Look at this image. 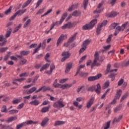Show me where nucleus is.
Listing matches in <instances>:
<instances>
[{
    "label": "nucleus",
    "mask_w": 129,
    "mask_h": 129,
    "mask_svg": "<svg viewBox=\"0 0 129 129\" xmlns=\"http://www.w3.org/2000/svg\"><path fill=\"white\" fill-rule=\"evenodd\" d=\"M111 64L108 63L107 66L106 70L105 71V74L106 75L108 73H110L108 76V78L111 80V81H113L115 80V76L117 75V74L113 73V72H117V69L111 70Z\"/></svg>",
    "instance_id": "1"
},
{
    "label": "nucleus",
    "mask_w": 129,
    "mask_h": 129,
    "mask_svg": "<svg viewBox=\"0 0 129 129\" xmlns=\"http://www.w3.org/2000/svg\"><path fill=\"white\" fill-rule=\"evenodd\" d=\"M105 49H102L98 51H95L94 54V59L93 63L91 64V68L92 69L93 67H95L96 66L97 67H99L101 64L100 62H97V61L99 60V53H104L105 52Z\"/></svg>",
    "instance_id": "2"
},
{
    "label": "nucleus",
    "mask_w": 129,
    "mask_h": 129,
    "mask_svg": "<svg viewBox=\"0 0 129 129\" xmlns=\"http://www.w3.org/2000/svg\"><path fill=\"white\" fill-rule=\"evenodd\" d=\"M98 17H99V15L95 16V19L92 20L89 24H86L82 27L83 30H91L97 24V19L96 18H98Z\"/></svg>",
    "instance_id": "3"
},
{
    "label": "nucleus",
    "mask_w": 129,
    "mask_h": 129,
    "mask_svg": "<svg viewBox=\"0 0 129 129\" xmlns=\"http://www.w3.org/2000/svg\"><path fill=\"white\" fill-rule=\"evenodd\" d=\"M95 85L92 86L91 87H88L87 89V91L91 92H93L95 91L96 93L99 95L100 94L101 90V87H100V84H97V88L95 89Z\"/></svg>",
    "instance_id": "4"
},
{
    "label": "nucleus",
    "mask_w": 129,
    "mask_h": 129,
    "mask_svg": "<svg viewBox=\"0 0 129 129\" xmlns=\"http://www.w3.org/2000/svg\"><path fill=\"white\" fill-rule=\"evenodd\" d=\"M128 23V22H126L122 24L121 26H117L115 30L114 36H117V34H118L120 31L123 32L124 31V29H125V27H126V25H127Z\"/></svg>",
    "instance_id": "5"
},
{
    "label": "nucleus",
    "mask_w": 129,
    "mask_h": 129,
    "mask_svg": "<svg viewBox=\"0 0 129 129\" xmlns=\"http://www.w3.org/2000/svg\"><path fill=\"white\" fill-rule=\"evenodd\" d=\"M53 107L54 108H62L65 106V105L63 104V99L60 98L59 100H58L57 101L53 103Z\"/></svg>",
    "instance_id": "6"
},
{
    "label": "nucleus",
    "mask_w": 129,
    "mask_h": 129,
    "mask_svg": "<svg viewBox=\"0 0 129 129\" xmlns=\"http://www.w3.org/2000/svg\"><path fill=\"white\" fill-rule=\"evenodd\" d=\"M77 24L76 23H71L70 22H68L67 24H64L63 26H61L62 30H66V29H72L76 26Z\"/></svg>",
    "instance_id": "7"
},
{
    "label": "nucleus",
    "mask_w": 129,
    "mask_h": 129,
    "mask_svg": "<svg viewBox=\"0 0 129 129\" xmlns=\"http://www.w3.org/2000/svg\"><path fill=\"white\" fill-rule=\"evenodd\" d=\"M122 93V91L121 89L118 90L116 92L115 96H114L113 100L110 103V104H115V103H116V99H119V98L121 96Z\"/></svg>",
    "instance_id": "8"
},
{
    "label": "nucleus",
    "mask_w": 129,
    "mask_h": 129,
    "mask_svg": "<svg viewBox=\"0 0 129 129\" xmlns=\"http://www.w3.org/2000/svg\"><path fill=\"white\" fill-rule=\"evenodd\" d=\"M61 56L62 57L61 59V62H64L65 60H67L71 56V53H69V51H63L61 53Z\"/></svg>",
    "instance_id": "9"
},
{
    "label": "nucleus",
    "mask_w": 129,
    "mask_h": 129,
    "mask_svg": "<svg viewBox=\"0 0 129 129\" xmlns=\"http://www.w3.org/2000/svg\"><path fill=\"white\" fill-rule=\"evenodd\" d=\"M103 4H104V1H101V3H100L98 4V6H97V9H96V10H95L93 12L94 14H100V13H101V12H102L104 10L103 8H101L100 9V8H101V7H102V5H103Z\"/></svg>",
    "instance_id": "10"
},
{
    "label": "nucleus",
    "mask_w": 129,
    "mask_h": 129,
    "mask_svg": "<svg viewBox=\"0 0 129 129\" xmlns=\"http://www.w3.org/2000/svg\"><path fill=\"white\" fill-rule=\"evenodd\" d=\"M77 101H74L73 104L74 106H76V107H78L79 109H81L82 108V105H78V102H80V101H82V98L81 97H78L76 98Z\"/></svg>",
    "instance_id": "11"
},
{
    "label": "nucleus",
    "mask_w": 129,
    "mask_h": 129,
    "mask_svg": "<svg viewBox=\"0 0 129 129\" xmlns=\"http://www.w3.org/2000/svg\"><path fill=\"white\" fill-rule=\"evenodd\" d=\"M102 77L101 74H98L96 76H91L88 78V81H94V80H98L101 77Z\"/></svg>",
    "instance_id": "12"
},
{
    "label": "nucleus",
    "mask_w": 129,
    "mask_h": 129,
    "mask_svg": "<svg viewBox=\"0 0 129 129\" xmlns=\"http://www.w3.org/2000/svg\"><path fill=\"white\" fill-rule=\"evenodd\" d=\"M76 83V82H73L72 83L70 84H62L61 86V89H68L70 88V87H72V86H73L74 84H75Z\"/></svg>",
    "instance_id": "13"
},
{
    "label": "nucleus",
    "mask_w": 129,
    "mask_h": 129,
    "mask_svg": "<svg viewBox=\"0 0 129 129\" xmlns=\"http://www.w3.org/2000/svg\"><path fill=\"white\" fill-rule=\"evenodd\" d=\"M39 121H34L32 120H29L27 121L24 122L23 123L24 124L25 126H27V125H29V124H36L38 123Z\"/></svg>",
    "instance_id": "14"
},
{
    "label": "nucleus",
    "mask_w": 129,
    "mask_h": 129,
    "mask_svg": "<svg viewBox=\"0 0 129 129\" xmlns=\"http://www.w3.org/2000/svg\"><path fill=\"white\" fill-rule=\"evenodd\" d=\"M17 119H18L17 116H11V117L8 118V119H7L6 120V121L8 123H10V122H12V121L17 120Z\"/></svg>",
    "instance_id": "15"
},
{
    "label": "nucleus",
    "mask_w": 129,
    "mask_h": 129,
    "mask_svg": "<svg viewBox=\"0 0 129 129\" xmlns=\"http://www.w3.org/2000/svg\"><path fill=\"white\" fill-rule=\"evenodd\" d=\"M72 62H69L68 63L66 66L65 73H68L70 70H71V69L72 68Z\"/></svg>",
    "instance_id": "16"
},
{
    "label": "nucleus",
    "mask_w": 129,
    "mask_h": 129,
    "mask_svg": "<svg viewBox=\"0 0 129 129\" xmlns=\"http://www.w3.org/2000/svg\"><path fill=\"white\" fill-rule=\"evenodd\" d=\"M93 101H94V98H91L87 103L86 106L87 108L91 107V105L93 104Z\"/></svg>",
    "instance_id": "17"
},
{
    "label": "nucleus",
    "mask_w": 129,
    "mask_h": 129,
    "mask_svg": "<svg viewBox=\"0 0 129 129\" xmlns=\"http://www.w3.org/2000/svg\"><path fill=\"white\" fill-rule=\"evenodd\" d=\"M118 25H119V23H112L109 27V31H111V30H114V29H115V28H116V26H118Z\"/></svg>",
    "instance_id": "18"
},
{
    "label": "nucleus",
    "mask_w": 129,
    "mask_h": 129,
    "mask_svg": "<svg viewBox=\"0 0 129 129\" xmlns=\"http://www.w3.org/2000/svg\"><path fill=\"white\" fill-rule=\"evenodd\" d=\"M78 32H76L72 37H71L68 40L69 43H72L76 39V36H77Z\"/></svg>",
    "instance_id": "19"
},
{
    "label": "nucleus",
    "mask_w": 129,
    "mask_h": 129,
    "mask_svg": "<svg viewBox=\"0 0 129 129\" xmlns=\"http://www.w3.org/2000/svg\"><path fill=\"white\" fill-rule=\"evenodd\" d=\"M63 124H65V121L57 120L55 121L54 124V126H58V125H63Z\"/></svg>",
    "instance_id": "20"
},
{
    "label": "nucleus",
    "mask_w": 129,
    "mask_h": 129,
    "mask_svg": "<svg viewBox=\"0 0 129 129\" xmlns=\"http://www.w3.org/2000/svg\"><path fill=\"white\" fill-rule=\"evenodd\" d=\"M49 121V118L46 117L44 118L41 123V126H43V127H44L45 126V125H46V124H47V123H48V122Z\"/></svg>",
    "instance_id": "21"
},
{
    "label": "nucleus",
    "mask_w": 129,
    "mask_h": 129,
    "mask_svg": "<svg viewBox=\"0 0 129 129\" xmlns=\"http://www.w3.org/2000/svg\"><path fill=\"white\" fill-rule=\"evenodd\" d=\"M64 35L61 34L60 36L59 37V38L57 39V42H56V46L58 47L59 46V44L61 43V42H63V40H64Z\"/></svg>",
    "instance_id": "22"
},
{
    "label": "nucleus",
    "mask_w": 129,
    "mask_h": 129,
    "mask_svg": "<svg viewBox=\"0 0 129 129\" xmlns=\"http://www.w3.org/2000/svg\"><path fill=\"white\" fill-rule=\"evenodd\" d=\"M91 42V40L86 39L83 42L82 46H83V47H87L88 45H89Z\"/></svg>",
    "instance_id": "23"
},
{
    "label": "nucleus",
    "mask_w": 129,
    "mask_h": 129,
    "mask_svg": "<svg viewBox=\"0 0 129 129\" xmlns=\"http://www.w3.org/2000/svg\"><path fill=\"white\" fill-rule=\"evenodd\" d=\"M50 107H51V106L50 105H49L47 107H44L42 108L41 110V112H42V113H45V112H48V111H49V109H50Z\"/></svg>",
    "instance_id": "24"
},
{
    "label": "nucleus",
    "mask_w": 129,
    "mask_h": 129,
    "mask_svg": "<svg viewBox=\"0 0 129 129\" xmlns=\"http://www.w3.org/2000/svg\"><path fill=\"white\" fill-rule=\"evenodd\" d=\"M42 90L43 92L47 91V90H49L51 92H54V90L53 89H51L49 87H45L43 86L41 87Z\"/></svg>",
    "instance_id": "25"
},
{
    "label": "nucleus",
    "mask_w": 129,
    "mask_h": 129,
    "mask_svg": "<svg viewBox=\"0 0 129 129\" xmlns=\"http://www.w3.org/2000/svg\"><path fill=\"white\" fill-rule=\"evenodd\" d=\"M80 15H81V12L80 11L76 10L73 12L72 16H73L74 17H79Z\"/></svg>",
    "instance_id": "26"
},
{
    "label": "nucleus",
    "mask_w": 129,
    "mask_h": 129,
    "mask_svg": "<svg viewBox=\"0 0 129 129\" xmlns=\"http://www.w3.org/2000/svg\"><path fill=\"white\" fill-rule=\"evenodd\" d=\"M29 104L31 105H34L35 106H37L40 104V102H39L37 100H35L34 101H32L29 103Z\"/></svg>",
    "instance_id": "27"
},
{
    "label": "nucleus",
    "mask_w": 129,
    "mask_h": 129,
    "mask_svg": "<svg viewBox=\"0 0 129 129\" xmlns=\"http://www.w3.org/2000/svg\"><path fill=\"white\" fill-rule=\"evenodd\" d=\"M67 15H68L67 13H65L62 15V16H61V18L60 19L59 22V25H61V24L63 23V21L65 20V19L66 18V17H67Z\"/></svg>",
    "instance_id": "28"
},
{
    "label": "nucleus",
    "mask_w": 129,
    "mask_h": 129,
    "mask_svg": "<svg viewBox=\"0 0 129 129\" xmlns=\"http://www.w3.org/2000/svg\"><path fill=\"white\" fill-rule=\"evenodd\" d=\"M110 121H111L109 120L103 125V127H104V129L109 128L110 126Z\"/></svg>",
    "instance_id": "29"
},
{
    "label": "nucleus",
    "mask_w": 129,
    "mask_h": 129,
    "mask_svg": "<svg viewBox=\"0 0 129 129\" xmlns=\"http://www.w3.org/2000/svg\"><path fill=\"white\" fill-rule=\"evenodd\" d=\"M79 75L81 77H83L84 78H85V77H87V76H88V73H84V72H80V73H79Z\"/></svg>",
    "instance_id": "30"
},
{
    "label": "nucleus",
    "mask_w": 129,
    "mask_h": 129,
    "mask_svg": "<svg viewBox=\"0 0 129 129\" xmlns=\"http://www.w3.org/2000/svg\"><path fill=\"white\" fill-rule=\"evenodd\" d=\"M121 118H122V115H120L118 118L114 117L113 121V123H114V122H119Z\"/></svg>",
    "instance_id": "31"
},
{
    "label": "nucleus",
    "mask_w": 129,
    "mask_h": 129,
    "mask_svg": "<svg viewBox=\"0 0 129 129\" xmlns=\"http://www.w3.org/2000/svg\"><path fill=\"white\" fill-rule=\"evenodd\" d=\"M41 46H42V43H40L38 45V46L37 47H36L34 49V51H33V52L32 53V55H34V54H36V53H38V51H39L40 50V48H41Z\"/></svg>",
    "instance_id": "32"
},
{
    "label": "nucleus",
    "mask_w": 129,
    "mask_h": 129,
    "mask_svg": "<svg viewBox=\"0 0 129 129\" xmlns=\"http://www.w3.org/2000/svg\"><path fill=\"white\" fill-rule=\"evenodd\" d=\"M102 28L101 25H100L99 24L98 25L97 27L96 28V34L97 36L100 34V32L101 31V28Z\"/></svg>",
    "instance_id": "33"
},
{
    "label": "nucleus",
    "mask_w": 129,
    "mask_h": 129,
    "mask_svg": "<svg viewBox=\"0 0 129 129\" xmlns=\"http://www.w3.org/2000/svg\"><path fill=\"white\" fill-rule=\"evenodd\" d=\"M89 0H84L83 3V7L84 10H86V8H87V6H88V3Z\"/></svg>",
    "instance_id": "34"
},
{
    "label": "nucleus",
    "mask_w": 129,
    "mask_h": 129,
    "mask_svg": "<svg viewBox=\"0 0 129 129\" xmlns=\"http://www.w3.org/2000/svg\"><path fill=\"white\" fill-rule=\"evenodd\" d=\"M31 19H28L25 23L24 24V28H28V27H29V26H30V25L31 24Z\"/></svg>",
    "instance_id": "35"
},
{
    "label": "nucleus",
    "mask_w": 129,
    "mask_h": 129,
    "mask_svg": "<svg viewBox=\"0 0 129 129\" xmlns=\"http://www.w3.org/2000/svg\"><path fill=\"white\" fill-rule=\"evenodd\" d=\"M49 66H50V63H46L45 64L43 65L40 70V72H42V71H43V70L47 69V68H48V67Z\"/></svg>",
    "instance_id": "36"
},
{
    "label": "nucleus",
    "mask_w": 129,
    "mask_h": 129,
    "mask_svg": "<svg viewBox=\"0 0 129 129\" xmlns=\"http://www.w3.org/2000/svg\"><path fill=\"white\" fill-rule=\"evenodd\" d=\"M32 0H27L25 3L23 4L22 6V9H24V8H26V7H28L31 3H32Z\"/></svg>",
    "instance_id": "37"
},
{
    "label": "nucleus",
    "mask_w": 129,
    "mask_h": 129,
    "mask_svg": "<svg viewBox=\"0 0 129 129\" xmlns=\"http://www.w3.org/2000/svg\"><path fill=\"white\" fill-rule=\"evenodd\" d=\"M77 6L75 5H73L72 6H71L69 9H68V12H72V11L75 10V9H76Z\"/></svg>",
    "instance_id": "38"
},
{
    "label": "nucleus",
    "mask_w": 129,
    "mask_h": 129,
    "mask_svg": "<svg viewBox=\"0 0 129 129\" xmlns=\"http://www.w3.org/2000/svg\"><path fill=\"white\" fill-rule=\"evenodd\" d=\"M19 112V110L16 109H13L9 111V113L10 115L12 114H16V113H18Z\"/></svg>",
    "instance_id": "39"
},
{
    "label": "nucleus",
    "mask_w": 129,
    "mask_h": 129,
    "mask_svg": "<svg viewBox=\"0 0 129 129\" xmlns=\"http://www.w3.org/2000/svg\"><path fill=\"white\" fill-rule=\"evenodd\" d=\"M36 90H37V88L36 87H33L30 89L28 92H27V94L33 93V92H34V91H36Z\"/></svg>",
    "instance_id": "40"
},
{
    "label": "nucleus",
    "mask_w": 129,
    "mask_h": 129,
    "mask_svg": "<svg viewBox=\"0 0 129 129\" xmlns=\"http://www.w3.org/2000/svg\"><path fill=\"white\" fill-rule=\"evenodd\" d=\"M117 16V13L116 12H111L108 15V18H114Z\"/></svg>",
    "instance_id": "41"
},
{
    "label": "nucleus",
    "mask_w": 129,
    "mask_h": 129,
    "mask_svg": "<svg viewBox=\"0 0 129 129\" xmlns=\"http://www.w3.org/2000/svg\"><path fill=\"white\" fill-rule=\"evenodd\" d=\"M128 95V92H126L124 95H123L122 97L121 98V99L120 100V102H122V101H123V100H124V99H125V98L126 97H127V96Z\"/></svg>",
    "instance_id": "42"
},
{
    "label": "nucleus",
    "mask_w": 129,
    "mask_h": 129,
    "mask_svg": "<svg viewBox=\"0 0 129 129\" xmlns=\"http://www.w3.org/2000/svg\"><path fill=\"white\" fill-rule=\"evenodd\" d=\"M8 49H9V47H0V53H5V52H6V51H7V50H8Z\"/></svg>",
    "instance_id": "43"
},
{
    "label": "nucleus",
    "mask_w": 129,
    "mask_h": 129,
    "mask_svg": "<svg viewBox=\"0 0 129 129\" xmlns=\"http://www.w3.org/2000/svg\"><path fill=\"white\" fill-rule=\"evenodd\" d=\"M12 9H13V6H10L9 9L5 12V14L7 15H9V14H11V12H12Z\"/></svg>",
    "instance_id": "44"
},
{
    "label": "nucleus",
    "mask_w": 129,
    "mask_h": 129,
    "mask_svg": "<svg viewBox=\"0 0 129 129\" xmlns=\"http://www.w3.org/2000/svg\"><path fill=\"white\" fill-rule=\"evenodd\" d=\"M61 85L62 84H60L58 83L56 84V82H54L53 83V84L52 85V86H54L55 88H61Z\"/></svg>",
    "instance_id": "45"
},
{
    "label": "nucleus",
    "mask_w": 129,
    "mask_h": 129,
    "mask_svg": "<svg viewBox=\"0 0 129 129\" xmlns=\"http://www.w3.org/2000/svg\"><path fill=\"white\" fill-rule=\"evenodd\" d=\"M21 27H22V24H19L18 26H17V27H16L14 29L13 33H16V32H18L19 31V30H20V29L21 28Z\"/></svg>",
    "instance_id": "46"
},
{
    "label": "nucleus",
    "mask_w": 129,
    "mask_h": 129,
    "mask_svg": "<svg viewBox=\"0 0 129 129\" xmlns=\"http://www.w3.org/2000/svg\"><path fill=\"white\" fill-rule=\"evenodd\" d=\"M85 67V65H82V64H81L80 66H79L78 67V69H77V73H79V72H80V70H81V69H83V68H84Z\"/></svg>",
    "instance_id": "47"
},
{
    "label": "nucleus",
    "mask_w": 129,
    "mask_h": 129,
    "mask_svg": "<svg viewBox=\"0 0 129 129\" xmlns=\"http://www.w3.org/2000/svg\"><path fill=\"white\" fill-rule=\"evenodd\" d=\"M111 38H112V34H110L108 36L106 39V43L107 44H108V43H110V41H111Z\"/></svg>",
    "instance_id": "48"
},
{
    "label": "nucleus",
    "mask_w": 129,
    "mask_h": 129,
    "mask_svg": "<svg viewBox=\"0 0 129 129\" xmlns=\"http://www.w3.org/2000/svg\"><path fill=\"white\" fill-rule=\"evenodd\" d=\"M122 106L121 105H119V106H117L115 109H114V112H117V111L120 110Z\"/></svg>",
    "instance_id": "49"
},
{
    "label": "nucleus",
    "mask_w": 129,
    "mask_h": 129,
    "mask_svg": "<svg viewBox=\"0 0 129 129\" xmlns=\"http://www.w3.org/2000/svg\"><path fill=\"white\" fill-rule=\"evenodd\" d=\"M26 11H27V10H19L18 11H17L16 13H18V16H22V15H23V14H24V13L26 12Z\"/></svg>",
    "instance_id": "50"
},
{
    "label": "nucleus",
    "mask_w": 129,
    "mask_h": 129,
    "mask_svg": "<svg viewBox=\"0 0 129 129\" xmlns=\"http://www.w3.org/2000/svg\"><path fill=\"white\" fill-rule=\"evenodd\" d=\"M20 77H27L29 76V72L23 73L19 75Z\"/></svg>",
    "instance_id": "51"
},
{
    "label": "nucleus",
    "mask_w": 129,
    "mask_h": 129,
    "mask_svg": "<svg viewBox=\"0 0 129 129\" xmlns=\"http://www.w3.org/2000/svg\"><path fill=\"white\" fill-rule=\"evenodd\" d=\"M23 126H25V124H24V122L17 125L16 129H21L22 127H23Z\"/></svg>",
    "instance_id": "52"
},
{
    "label": "nucleus",
    "mask_w": 129,
    "mask_h": 129,
    "mask_svg": "<svg viewBox=\"0 0 129 129\" xmlns=\"http://www.w3.org/2000/svg\"><path fill=\"white\" fill-rule=\"evenodd\" d=\"M109 86V82H106L103 84V89H105L106 88H107Z\"/></svg>",
    "instance_id": "53"
},
{
    "label": "nucleus",
    "mask_w": 129,
    "mask_h": 129,
    "mask_svg": "<svg viewBox=\"0 0 129 129\" xmlns=\"http://www.w3.org/2000/svg\"><path fill=\"white\" fill-rule=\"evenodd\" d=\"M33 85H35V81H33L32 84L24 86L23 88H30V87H32Z\"/></svg>",
    "instance_id": "54"
},
{
    "label": "nucleus",
    "mask_w": 129,
    "mask_h": 129,
    "mask_svg": "<svg viewBox=\"0 0 129 129\" xmlns=\"http://www.w3.org/2000/svg\"><path fill=\"white\" fill-rule=\"evenodd\" d=\"M86 48H87V47L83 46V47H82L79 51V54L83 53L85 50H86Z\"/></svg>",
    "instance_id": "55"
},
{
    "label": "nucleus",
    "mask_w": 129,
    "mask_h": 129,
    "mask_svg": "<svg viewBox=\"0 0 129 129\" xmlns=\"http://www.w3.org/2000/svg\"><path fill=\"white\" fill-rule=\"evenodd\" d=\"M29 54V51H22L21 52V54L22 56H27Z\"/></svg>",
    "instance_id": "56"
},
{
    "label": "nucleus",
    "mask_w": 129,
    "mask_h": 129,
    "mask_svg": "<svg viewBox=\"0 0 129 129\" xmlns=\"http://www.w3.org/2000/svg\"><path fill=\"white\" fill-rule=\"evenodd\" d=\"M86 57H87V55H84L83 57H82L81 58V59H80L79 63L80 64L81 63H82L83 62V61H84V60H85V59H86Z\"/></svg>",
    "instance_id": "57"
},
{
    "label": "nucleus",
    "mask_w": 129,
    "mask_h": 129,
    "mask_svg": "<svg viewBox=\"0 0 129 129\" xmlns=\"http://www.w3.org/2000/svg\"><path fill=\"white\" fill-rule=\"evenodd\" d=\"M1 112H7V106L4 105L2 106Z\"/></svg>",
    "instance_id": "58"
},
{
    "label": "nucleus",
    "mask_w": 129,
    "mask_h": 129,
    "mask_svg": "<svg viewBox=\"0 0 129 129\" xmlns=\"http://www.w3.org/2000/svg\"><path fill=\"white\" fill-rule=\"evenodd\" d=\"M17 16H18V13H15L14 14V15L13 16H12L11 17V18H10L9 19V21H13V20H15V18H16V17H17Z\"/></svg>",
    "instance_id": "59"
},
{
    "label": "nucleus",
    "mask_w": 129,
    "mask_h": 129,
    "mask_svg": "<svg viewBox=\"0 0 129 129\" xmlns=\"http://www.w3.org/2000/svg\"><path fill=\"white\" fill-rule=\"evenodd\" d=\"M19 102H21L20 99H15L12 101V103L13 104H18V103H19Z\"/></svg>",
    "instance_id": "60"
},
{
    "label": "nucleus",
    "mask_w": 129,
    "mask_h": 129,
    "mask_svg": "<svg viewBox=\"0 0 129 129\" xmlns=\"http://www.w3.org/2000/svg\"><path fill=\"white\" fill-rule=\"evenodd\" d=\"M75 46H76V42H74V43H72L71 45H70L69 48L70 50H71L72 49H73V48H74Z\"/></svg>",
    "instance_id": "61"
},
{
    "label": "nucleus",
    "mask_w": 129,
    "mask_h": 129,
    "mask_svg": "<svg viewBox=\"0 0 129 129\" xmlns=\"http://www.w3.org/2000/svg\"><path fill=\"white\" fill-rule=\"evenodd\" d=\"M27 63V59H22L20 62L19 65L22 66Z\"/></svg>",
    "instance_id": "62"
},
{
    "label": "nucleus",
    "mask_w": 129,
    "mask_h": 129,
    "mask_svg": "<svg viewBox=\"0 0 129 129\" xmlns=\"http://www.w3.org/2000/svg\"><path fill=\"white\" fill-rule=\"evenodd\" d=\"M42 3H43V0H38L37 4H36V6L35 7V9H37L38 7H39L40 5H41V4Z\"/></svg>",
    "instance_id": "63"
},
{
    "label": "nucleus",
    "mask_w": 129,
    "mask_h": 129,
    "mask_svg": "<svg viewBox=\"0 0 129 129\" xmlns=\"http://www.w3.org/2000/svg\"><path fill=\"white\" fill-rule=\"evenodd\" d=\"M44 13V8L40 9L36 13V15H42Z\"/></svg>",
    "instance_id": "64"
}]
</instances>
